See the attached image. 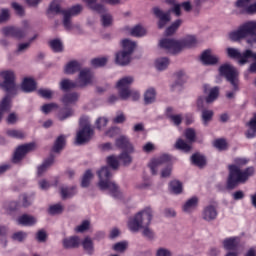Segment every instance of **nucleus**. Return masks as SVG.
Wrapping results in <instances>:
<instances>
[{
  "label": "nucleus",
  "mask_w": 256,
  "mask_h": 256,
  "mask_svg": "<svg viewBox=\"0 0 256 256\" xmlns=\"http://www.w3.org/2000/svg\"><path fill=\"white\" fill-rule=\"evenodd\" d=\"M249 129L246 132L247 139H253L256 135V113L254 114L253 118L247 123Z\"/></svg>",
  "instance_id": "nucleus-32"
},
{
  "label": "nucleus",
  "mask_w": 256,
  "mask_h": 256,
  "mask_svg": "<svg viewBox=\"0 0 256 256\" xmlns=\"http://www.w3.org/2000/svg\"><path fill=\"white\" fill-rule=\"evenodd\" d=\"M61 197L62 199H71L73 195H75L77 192L75 191V187H61L60 188Z\"/></svg>",
  "instance_id": "nucleus-39"
},
{
  "label": "nucleus",
  "mask_w": 256,
  "mask_h": 256,
  "mask_svg": "<svg viewBox=\"0 0 256 256\" xmlns=\"http://www.w3.org/2000/svg\"><path fill=\"white\" fill-rule=\"evenodd\" d=\"M176 149H179L180 151H184V153H189L191 151V144L190 142L187 143L183 139H178L175 144Z\"/></svg>",
  "instance_id": "nucleus-40"
},
{
  "label": "nucleus",
  "mask_w": 256,
  "mask_h": 256,
  "mask_svg": "<svg viewBox=\"0 0 256 256\" xmlns=\"http://www.w3.org/2000/svg\"><path fill=\"white\" fill-rule=\"evenodd\" d=\"M0 77L1 79H3V82L0 83V87L3 89V91H6V93H8L7 97H9V95H17V93L19 92V86H17V84L15 83V79H17L15 71H1Z\"/></svg>",
  "instance_id": "nucleus-5"
},
{
  "label": "nucleus",
  "mask_w": 256,
  "mask_h": 256,
  "mask_svg": "<svg viewBox=\"0 0 256 256\" xmlns=\"http://www.w3.org/2000/svg\"><path fill=\"white\" fill-rule=\"evenodd\" d=\"M213 115H215L213 110L203 109L202 110L203 125H205V126L209 125V122L212 121V119H213Z\"/></svg>",
  "instance_id": "nucleus-44"
},
{
  "label": "nucleus",
  "mask_w": 256,
  "mask_h": 256,
  "mask_svg": "<svg viewBox=\"0 0 256 256\" xmlns=\"http://www.w3.org/2000/svg\"><path fill=\"white\" fill-rule=\"evenodd\" d=\"M112 249L118 253H123L127 250V242H118L113 245Z\"/></svg>",
  "instance_id": "nucleus-61"
},
{
  "label": "nucleus",
  "mask_w": 256,
  "mask_h": 256,
  "mask_svg": "<svg viewBox=\"0 0 256 256\" xmlns=\"http://www.w3.org/2000/svg\"><path fill=\"white\" fill-rule=\"evenodd\" d=\"M199 205V198L197 196H194L190 199H188L184 205L182 206V210L184 213H193L197 209Z\"/></svg>",
  "instance_id": "nucleus-20"
},
{
  "label": "nucleus",
  "mask_w": 256,
  "mask_h": 256,
  "mask_svg": "<svg viewBox=\"0 0 256 256\" xmlns=\"http://www.w3.org/2000/svg\"><path fill=\"white\" fill-rule=\"evenodd\" d=\"M130 35H132V37H145V35H147V30L138 25L130 30Z\"/></svg>",
  "instance_id": "nucleus-42"
},
{
  "label": "nucleus",
  "mask_w": 256,
  "mask_h": 256,
  "mask_svg": "<svg viewBox=\"0 0 256 256\" xmlns=\"http://www.w3.org/2000/svg\"><path fill=\"white\" fill-rule=\"evenodd\" d=\"M97 175L99 177L98 187L100 191H109L111 195H117L119 193V186L111 181L113 174H111L109 166H103L98 170Z\"/></svg>",
  "instance_id": "nucleus-4"
},
{
  "label": "nucleus",
  "mask_w": 256,
  "mask_h": 256,
  "mask_svg": "<svg viewBox=\"0 0 256 256\" xmlns=\"http://www.w3.org/2000/svg\"><path fill=\"white\" fill-rule=\"evenodd\" d=\"M239 243V237L227 238L223 241V247L228 251H235V249H237L239 246Z\"/></svg>",
  "instance_id": "nucleus-26"
},
{
  "label": "nucleus",
  "mask_w": 256,
  "mask_h": 256,
  "mask_svg": "<svg viewBox=\"0 0 256 256\" xmlns=\"http://www.w3.org/2000/svg\"><path fill=\"white\" fill-rule=\"evenodd\" d=\"M122 47L123 50L116 54V63L122 66L129 65L131 63V55H133L137 43L129 39H124L122 40Z\"/></svg>",
  "instance_id": "nucleus-6"
},
{
  "label": "nucleus",
  "mask_w": 256,
  "mask_h": 256,
  "mask_svg": "<svg viewBox=\"0 0 256 256\" xmlns=\"http://www.w3.org/2000/svg\"><path fill=\"white\" fill-rule=\"evenodd\" d=\"M63 15V25L67 31H71L73 29V24L71 23V16L68 13H62Z\"/></svg>",
  "instance_id": "nucleus-58"
},
{
  "label": "nucleus",
  "mask_w": 256,
  "mask_h": 256,
  "mask_svg": "<svg viewBox=\"0 0 256 256\" xmlns=\"http://www.w3.org/2000/svg\"><path fill=\"white\" fill-rule=\"evenodd\" d=\"M78 71H81V63L75 60L69 62L64 69V73H66V75H73Z\"/></svg>",
  "instance_id": "nucleus-27"
},
{
  "label": "nucleus",
  "mask_w": 256,
  "mask_h": 256,
  "mask_svg": "<svg viewBox=\"0 0 256 256\" xmlns=\"http://www.w3.org/2000/svg\"><path fill=\"white\" fill-rule=\"evenodd\" d=\"M21 89L24 93H31L37 89V84L35 80L31 78H24L21 84Z\"/></svg>",
  "instance_id": "nucleus-22"
},
{
  "label": "nucleus",
  "mask_w": 256,
  "mask_h": 256,
  "mask_svg": "<svg viewBox=\"0 0 256 256\" xmlns=\"http://www.w3.org/2000/svg\"><path fill=\"white\" fill-rule=\"evenodd\" d=\"M156 256H173V252L167 248H158L156 251Z\"/></svg>",
  "instance_id": "nucleus-64"
},
{
  "label": "nucleus",
  "mask_w": 256,
  "mask_h": 256,
  "mask_svg": "<svg viewBox=\"0 0 256 256\" xmlns=\"http://www.w3.org/2000/svg\"><path fill=\"white\" fill-rule=\"evenodd\" d=\"M153 14L158 21V29H163L169 21H171V12L175 14L176 17H181V4H174L173 8L168 12H163L159 7H154L152 9Z\"/></svg>",
  "instance_id": "nucleus-8"
},
{
  "label": "nucleus",
  "mask_w": 256,
  "mask_h": 256,
  "mask_svg": "<svg viewBox=\"0 0 256 256\" xmlns=\"http://www.w3.org/2000/svg\"><path fill=\"white\" fill-rule=\"evenodd\" d=\"M155 67L158 71H165L169 67V58H158L155 62Z\"/></svg>",
  "instance_id": "nucleus-47"
},
{
  "label": "nucleus",
  "mask_w": 256,
  "mask_h": 256,
  "mask_svg": "<svg viewBox=\"0 0 256 256\" xmlns=\"http://www.w3.org/2000/svg\"><path fill=\"white\" fill-rule=\"evenodd\" d=\"M83 11V6L81 4L74 5L68 10L62 11V13H67L69 17H75Z\"/></svg>",
  "instance_id": "nucleus-45"
},
{
  "label": "nucleus",
  "mask_w": 256,
  "mask_h": 256,
  "mask_svg": "<svg viewBox=\"0 0 256 256\" xmlns=\"http://www.w3.org/2000/svg\"><path fill=\"white\" fill-rule=\"evenodd\" d=\"M182 24H183V20L181 19L176 20L174 23L171 24L170 27L166 29L165 34L167 36L173 35L177 31V29L181 27Z\"/></svg>",
  "instance_id": "nucleus-48"
},
{
  "label": "nucleus",
  "mask_w": 256,
  "mask_h": 256,
  "mask_svg": "<svg viewBox=\"0 0 256 256\" xmlns=\"http://www.w3.org/2000/svg\"><path fill=\"white\" fill-rule=\"evenodd\" d=\"M157 97V92L153 88H149L144 93V103L145 105H151V103H155V99Z\"/></svg>",
  "instance_id": "nucleus-33"
},
{
  "label": "nucleus",
  "mask_w": 256,
  "mask_h": 256,
  "mask_svg": "<svg viewBox=\"0 0 256 256\" xmlns=\"http://www.w3.org/2000/svg\"><path fill=\"white\" fill-rule=\"evenodd\" d=\"M11 109V98L5 96L0 103V121L3 119V113Z\"/></svg>",
  "instance_id": "nucleus-35"
},
{
  "label": "nucleus",
  "mask_w": 256,
  "mask_h": 256,
  "mask_svg": "<svg viewBox=\"0 0 256 256\" xmlns=\"http://www.w3.org/2000/svg\"><path fill=\"white\" fill-rule=\"evenodd\" d=\"M176 81L172 84V89L184 85L187 83V74L183 70H179L175 73Z\"/></svg>",
  "instance_id": "nucleus-29"
},
{
  "label": "nucleus",
  "mask_w": 256,
  "mask_h": 256,
  "mask_svg": "<svg viewBox=\"0 0 256 256\" xmlns=\"http://www.w3.org/2000/svg\"><path fill=\"white\" fill-rule=\"evenodd\" d=\"M202 219L207 223H211V221H215L217 219V208L213 205H207L202 210Z\"/></svg>",
  "instance_id": "nucleus-16"
},
{
  "label": "nucleus",
  "mask_w": 256,
  "mask_h": 256,
  "mask_svg": "<svg viewBox=\"0 0 256 256\" xmlns=\"http://www.w3.org/2000/svg\"><path fill=\"white\" fill-rule=\"evenodd\" d=\"M53 163H55V157L50 156L40 166H38V170H37L38 177H41L43 173H46L47 169H49V167H51Z\"/></svg>",
  "instance_id": "nucleus-28"
},
{
  "label": "nucleus",
  "mask_w": 256,
  "mask_h": 256,
  "mask_svg": "<svg viewBox=\"0 0 256 256\" xmlns=\"http://www.w3.org/2000/svg\"><path fill=\"white\" fill-rule=\"evenodd\" d=\"M62 245L64 249H77L81 245V240L78 236H72L63 239Z\"/></svg>",
  "instance_id": "nucleus-21"
},
{
  "label": "nucleus",
  "mask_w": 256,
  "mask_h": 256,
  "mask_svg": "<svg viewBox=\"0 0 256 256\" xmlns=\"http://www.w3.org/2000/svg\"><path fill=\"white\" fill-rule=\"evenodd\" d=\"M201 61L204 65H217L219 63V56L214 55L211 50H205L201 55Z\"/></svg>",
  "instance_id": "nucleus-19"
},
{
  "label": "nucleus",
  "mask_w": 256,
  "mask_h": 256,
  "mask_svg": "<svg viewBox=\"0 0 256 256\" xmlns=\"http://www.w3.org/2000/svg\"><path fill=\"white\" fill-rule=\"evenodd\" d=\"M80 127L76 135V143L77 145H85L93 137V128H91V124L83 123V121L80 122Z\"/></svg>",
  "instance_id": "nucleus-11"
},
{
  "label": "nucleus",
  "mask_w": 256,
  "mask_h": 256,
  "mask_svg": "<svg viewBox=\"0 0 256 256\" xmlns=\"http://www.w3.org/2000/svg\"><path fill=\"white\" fill-rule=\"evenodd\" d=\"M91 65L93 67H105L107 65V58H94L91 60Z\"/></svg>",
  "instance_id": "nucleus-57"
},
{
  "label": "nucleus",
  "mask_w": 256,
  "mask_h": 256,
  "mask_svg": "<svg viewBox=\"0 0 256 256\" xmlns=\"http://www.w3.org/2000/svg\"><path fill=\"white\" fill-rule=\"evenodd\" d=\"M214 147H216V149H219V151H225V149H227V142L225 141V139H218L214 141Z\"/></svg>",
  "instance_id": "nucleus-63"
},
{
  "label": "nucleus",
  "mask_w": 256,
  "mask_h": 256,
  "mask_svg": "<svg viewBox=\"0 0 256 256\" xmlns=\"http://www.w3.org/2000/svg\"><path fill=\"white\" fill-rule=\"evenodd\" d=\"M116 147L118 149H124V151H128V153H133V144L129 141V138L125 135L120 136L115 141Z\"/></svg>",
  "instance_id": "nucleus-18"
},
{
  "label": "nucleus",
  "mask_w": 256,
  "mask_h": 256,
  "mask_svg": "<svg viewBox=\"0 0 256 256\" xmlns=\"http://www.w3.org/2000/svg\"><path fill=\"white\" fill-rule=\"evenodd\" d=\"M226 53L230 59H238L239 65H245L249 63V59H256V52H253L251 49L241 53L239 49L229 47L226 49Z\"/></svg>",
  "instance_id": "nucleus-9"
},
{
  "label": "nucleus",
  "mask_w": 256,
  "mask_h": 256,
  "mask_svg": "<svg viewBox=\"0 0 256 256\" xmlns=\"http://www.w3.org/2000/svg\"><path fill=\"white\" fill-rule=\"evenodd\" d=\"M19 225H24V227H32L37 223V218L35 216H31L29 214H23L18 218Z\"/></svg>",
  "instance_id": "nucleus-24"
},
{
  "label": "nucleus",
  "mask_w": 256,
  "mask_h": 256,
  "mask_svg": "<svg viewBox=\"0 0 256 256\" xmlns=\"http://www.w3.org/2000/svg\"><path fill=\"white\" fill-rule=\"evenodd\" d=\"M255 175V168L248 167L245 170H241L237 165L229 166V177L227 180V188L235 189L240 183H247L249 181V177H253Z\"/></svg>",
  "instance_id": "nucleus-3"
},
{
  "label": "nucleus",
  "mask_w": 256,
  "mask_h": 256,
  "mask_svg": "<svg viewBox=\"0 0 256 256\" xmlns=\"http://www.w3.org/2000/svg\"><path fill=\"white\" fill-rule=\"evenodd\" d=\"M230 41H241L246 39V43L249 45L256 44V21H248L239 26L237 30L229 33Z\"/></svg>",
  "instance_id": "nucleus-2"
},
{
  "label": "nucleus",
  "mask_w": 256,
  "mask_h": 256,
  "mask_svg": "<svg viewBox=\"0 0 256 256\" xmlns=\"http://www.w3.org/2000/svg\"><path fill=\"white\" fill-rule=\"evenodd\" d=\"M11 19V12L7 8H2L0 10V25L2 23H7Z\"/></svg>",
  "instance_id": "nucleus-52"
},
{
  "label": "nucleus",
  "mask_w": 256,
  "mask_h": 256,
  "mask_svg": "<svg viewBox=\"0 0 256 256\" xmlns=\"http://www.w3.org/2000/svg\"><path fill=\"white\" fill-rule=\"evenodd\" d=\"M14 39H23L27 37V30L21 28H14Z\"/></svg>",
  "instance_id": "nucleus-60"
},
{
  "label": "nucleus",
  "mask_w": 256,
  "mask_h": 256,
  "mask_svg": "<svg viewBox=\"0 0 256 256\" xmlns=\"http://www.w3.org/2000/svg\"><path fill=\"white\" fill-rule=\"evenodd\" d=\"M92 11L96 13H105V6L103 4H97V0H83Z\"/></svg>",
  "instance_id": "nucleus-30"
},
{
  "label": "nucleus",
  "mask_w": 256,
  "mask_h": 256,
  "mask_svg": "<svg viewBox=\"0 0 256 256\" xmlns=\"http://www.w3.org/2000/svg\"><path fill=\"white\" fill-rule=\"evenodd\" d=\"M191 161L193 165H196V167L203 168L205 165H207V159H205V156L201 155L200 153H195L191 156Z\"/></svg>",
  "instance_id": "nucleus-31"
},
{
  "label": "nucleus",
  "mask_w": 256,
  "mask_h": 256,
  "mask_svg": "<svg viewBox=\"0 0 256 256\" xmlns=\"http://www.w3.org/2000/svg\"><path fill=\"white\" fill-rule=\"evenodd\" d=\"M134 81H135V78L133 76H125V77H122L116 83V89L122 101H127V99H129V91L131 90L130 87L131 85H133Z\"/></svg>",
  "instance_id": "nucleus-10"
},
{
  "label": "nucleus",
  "mask_w": 256,
  "mask_h": 256,
  "mask_svg": "<svg viewBox=\"0 0 256 256\" xmlns=\"http://www.w3.org/2000/svg\"><path fill=\"white\" fill-rule=\"evenodd\" d=\"M74 113L75 111L73 110V108L66 107L58 112L57 119L59 121H65V119H69V117H73Z\"/></svg>",
  "instance_id": "nucleus-34"
},
{
  "label": "nucleus",
  "mask_w": 256,
  "mask_h": 256,
  "mask_svg": "<svg viewBox=\"0 0 256 256\" xmlns=\"http://www.w3.org/2000/svg\"><path fill=\"white\" fill-rule=\"evenodd\" d=\"M107 163L112 169H119V159L115 156H109L107 158Z\"/></svg>",
  "instance_id": "nucleus-62"
},
{
  "label": "nucleus",
  "mask_w": 256,
  "mask_h": 256,
  "mask_svg": "<svg viewBox=\"0 0 256 256\" xmlns=\"http://www.w3.org/2000/svg\"><path fill=\"white\" fill-rule=\"evenodd\" d=\"M136 218L142 227H149V225H151V220L153 219V211L151 208H146L136 214Z\"/></svg>",
  "instance_id": "nucleus-14"
},
{
  "label": "nucleus",
  "mask_w": 256,
  "mask_h": 256,
  "mask_svg": "<svg viewBox=\"0 0 256 256\" xmlns=\"http://www.w3.org/2000/svg\"><path fill=\"white\" fill-rule=\"evenodd\" d=\"M82 246H83V249H84L89 255H93V240H91L90 237H86V238L82 241Z\"/></svg>",
  "instance_id": "nucleus-50"
},
{
  "label": "nucleus",
  "mask_w": 256,
  "mask_h": 256,
  "mask_svg": "<svg viewBox=\"0 0 256 256\" xmlns=\"http://www.w3.org/2000/svg\"><path fill=\"white\" fill-rule=\"evenodd\" d=\"M93 77V72L89 68H84L80 70L78 80H76L78 83V87H80V89H83L87 87V85H91V83H93Z\"/></svg>",
  "instance_id": "nucleus-12"
},
{
  "label": "nucleus",
  "mask_w": 256,
  "mask_h": 256,
  "mask_svg": "<svg viewBox=\"0 0 256 256\" xmlns=\"http://www.w3.org/2000/svg\"><path fill=\"white\" fill-rule=\"evenodd\" d=\"M6 135L12 137V139H25V132L21 130L8 129L6 130Z\"/></svg>",
  "instance_id": "nucleus-43"
},
{
  "label": "nucleus",
  "mask_w": 256,
  "mask_h": 256,
  "mask_svg": "<svg viewBox=\"0 0 256 256\" xmlns=\"http://www.w3.org/2000/svg\"><path fill=\"white\" fill-rule=\"evenodd\" d=\"M170 188L176 195H179V193L183 192V184L177 180H174L170 183Z\"/></svg>",
  "instance_id": "nucleus-53"
},
{
  "label": "nucleus",
  "mask_w": 256,
  "mask_h": 256,
  "mask_svg": "<svg viewBox=\"0 0 256 256\" xmlns=\"http://www.w3.org/2000/svg\"><path fill=\"white\" fill-rule=\"evenodd\" d=\"M35 149V144L30 143L26 145L19 146L13 156V163H19L29 151H33Z\"/></svg>",
  "instance_id": "nucleus-13"
},
{
  "label": "nucleus",
  "mask_w": 256,
  "mask_h": 256,
  "mask_svg": "<svg viewBox=\"0 0 256 256\" xmlns=\"http://www.w3.org/2000/svg\"><path fill=\"white\" fill-rule=\"evenodd\" d=\"M185 137L188 140V143H195V137H197V133L193 128H187L185 130Z\"/></svg>",
  "instance_id": "nucleus-54"
},
{
  "label": "nucleus",
  "mask_w": 256,
  "mask_h": 256,
  "mask_svg": "<svg viewBox=\"0 0 256 256\" xmlns=\"http://www.w3.org/2000/svg\"><path fill=\"white\" fill-rule=\"evenodd\" d=\"M217 97H219V87L211 88L208 97L206 98V103H213V101L217 100Z\"/></svg>",
  "instance_id": "nucleus-49"
},
{
  "label": "nucleus",
  "mask_w": 256,
  "mask_h": 256,
  "mask_svg": "<svg viewBox=\"0 0 256 256\" xmlns=\"http://www.w3.org/2000/svg\"><path fill=\"white\" fill-rule=\"evenodd\" d=\"M251 5V0H237L235 2V7L238 9L241 15L249 14V7Z\"/></svg>",
  "instance_id": "nucleus-23"
},
{
  "label": "nucleus",
  "mask_w": 256,
  "mask_h": 256,
  "mask_svg": "<svg viewBox=\"0 0 256 256\" xmlns=\"http://www.w3.org/2000/svg\"><path fill=\"white\" fill-rule=\"evenodd\" d=\"M128 228L132 231V233L139 232V229H143L141 222L135 216L133 219L129 220Z\"/></svg>",
  "instance_id": "nucleus-38"
},
{
  "label": "nucleus",
  "mask_w": 256,
  "mask_h": 256,
  "mask_svg": "<svg viewBox=\"0 0 256 256\" xmlns=\"http://www.w3.org/2000/svg\"><path fill=\"white\" fill-rule=\"evenodd\" d=\"M49 45H50L52 51H54V53L63 52V42H61V40L54 39V40L49 42Z\"/></svg>",
  "instance_id": "nucleus-46"
},
{
  "label": "nucleus",
  "mask_w": 256,
  "mask_h": 256,
  "mask_svg": "<svg viewBox=\"0 0 256 256\" xmlns=\"http://www.w3.org/2000/svg\"><path fill=\"white\" fill-rule=\"evenodd\" d=\"M218 71L221 77H225L228 83H230L234 91H239V72L237 71L236 67L226 63L221 65Z\"/></svg>",
  "instance_id": "nucleus-7"
},
{
  "label": "nucleus",
  "mask_w": 256,
  "mask_h": 256,
  "mask_svg": "<svg viewBox=\"0 0 256 256\" xmlns=\"http://www.w3.org/2000/svg\"><path fill=\"white\" fill-rule=\"evenodd\" d=\"M119 159L124 165H131V163H133V157H131L127 152H122L119 155Z\"/></svg>",
  "instance_id": "nucleus-56"
},
{
  "label": "nucleus",
  "mask_w": 256,
  "mask_h": 256,
  "mask_svg": "<svg viewBox=\"0 0 256 256\" xmlns=\"http://www.w3.org/2000/svg\"><path fill=\"white\" fill-rule=\"evenodd\" d=\"M29 47H31V42H24L18 44L15 51L16 55H23V53H25L29 49Z\"/></svg>",
  "instance_id": "nucleus-55"
},
{
  "label": "nucleus",
  "mask_w": 256,
  "mask_h": 256,
  "mask_svg": "<svg viewBox=\"0 0 256 256\" xmlns=\"http://www.w3.org/2000/svg\"><path fill=\"white\" fill-rule=\"evenodd\" d=\"M65 139V135L58 136L52 148V151H54V153H61V151H63V148L65 147Z\"/></svg>",
  "instance_id": "nucleus-37"
},
{
  "label": "nucleus",
  "mask_w": 256,
  "mask_h": 256,
  "mask_svg": "<svg viewBox=\"0 0 256 256\" xmlns=\"http://www.w3.org/2000/svg\"><path fill=\"white\" fill-rule=\"evenodd\" d=\"M100 15L101 23L104 27H111L113 25V16L107 12V8H105V11L101 12Z\"/></svg>",
  "instance_id": "nucleus-36"
},
{
  "label": "nucleus",
  "mask_w": 256,
  "mask_h": 256,
  "mask_svg": "<svg viewBox=\"0 0 256 256\" xmlns=\"http://www.w3.org/2000/svg\"><path fill=\"white\" fill-rule=\"evenodd\" d=\"M93 180V172L91 170H87L82 176L81 187L86 188L91 185V181Z\"/></svg>",
  "instance_id": "nucleus-41"
},
{
  "label": "nucleus",
  "mask_w": 256,
  "mask_h": 256,
  "mask_svg": "<svg viewBox=\"0 0 256 256\" xmlns=\"http://www.w3.org/2000/svg\"><path fill=\"white\" fill-rule=\"evenodd\" d=\"M63 11L65 10H61V6L59 5V0H54L49 6L48 13L59 15V13H63Z\"/></svg>",
  "instance_id": "nucleus-51"
},
{
  "label": "nucleus",
  "mask_w": 256,
  "mask_h": 256,
  "mask_svg": "<svg viewBox=\"0 0 256 256\" xmlns=\"http://www.w3.org/2000/svg\"><path fill=\"white\" fill-rule=\"evenodd\" d=\"M49 213H50V215H59V214L63 213V205L55 204V205L50 206Z\"/></svg>",
  "instance_id": "nucleus-59"
},
{
  "label": "nucleus",
  "mask_w": 256,
  "mask_h": 256,
  "mask_svg": "<svg viewBox=\"0 0 256 256\" xmlns=\"http://www.w3.org/2000/svg\"><path fill=\"white\" fill-rule=\"evenodd\" d=\"M159 45L161 49H165L168 53L175 55L181 53L182 49L195 47L197 45V38L195 36H187L183 40L164 38L160 40Z\"/></svg>",
  "instance_id": "nucleus-1"
},
{
  "label": "nucleus",
  "mask_w": 256,
  "mask_h": 256,
  "mask_svg": "<svg viewBox=\"0 0 256 256\" xmlns=\"http://www.w3.org/2000/svg\"><path fill=\"white\" fill-rule=\"evenodd\" d=\"M79 97L80 95L77 92H68L62 96L61 103H63L64 107H71L77 104Z\"/></svg>",
  "instance_id": "nucleus-17"
},
{
  "label": "nucleus",
  "mask_w": 256,
  "mask_h": 256,
  "mask_svg": "<svg viewBox=\"0 0 256 256\" xmlns=\"http://www.w3.org/2000/svg\"><path fill=\"white\" fill-rule=\"evenodd\" d=\"M60 89L62 91H71V89H80V87L77 80L73 81L69 79H63L60 82Z\"/></svg>",
  "instance_id": "nucleus-25"
},
{
  "label": "nucleus",
  "mask_w": 256,
  "mask_h": 256,
  "mask_svg": "<svg viewBox=\"0 0 256 256\" xmlns=\"http://www.w3.org/2000/svg\"><path fill=\"white\" fill-rule=\"evenodd\" d=\"M171 161V156L164 154L160 158L154 159L149 163V168L152 175L157 173V168L161 167V165H165V163H169Z\"/></svg>",
  "instance_id": "nucleus-15"
}]
</instances>
